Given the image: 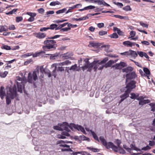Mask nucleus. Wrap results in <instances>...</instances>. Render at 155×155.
Segmentation results:
<instances>
[{
	"mask_svg": "<svg viewBox=\"0 0 155 155\" xmlns=\"http://www.w3.org/2000/svg\"><path fill=\"white\" fill-rule=\"evenodd\" d=\"M84 66L81 67L83 71L87 69V71L91 72L92 68H93L94 71H96L97 69H98L100 65V63L97 61H94L93 62L89 63V59L88 58L84 59Z\"/></svg>",
	"mask_w": 155,
	"mask_h": 155,
	"instance_id": "1",
	"label": "nucleus"
},
{
	"mask_svg": "<svg viewBox=\"0 0 155 155\" xmlns=\"http://www.w3.org/2000/svg\"><path fill=\"white\" fill-rule=\"evenodd\" d=\"M56 41L47 38L43 42L44 45L42 47L44 50L52 51L55 50L57 45Z\"/></svg>",
	"mask_w": 155,
	"mask_h": 155,
	"instance_id": "2",
	"label": "nucleus"
},
{
	"mask_svg": "<svg viewBox=\"0 0 155 155\" xmlns=\"http://www.w3.org/2000/svg\"><path fill=\"white\" fill-rule=\"evenodd\" d=\"M16 93V87L15 85L12 87L9 88V91L7 92L6 97V102L7 105L9 104L11 102V99H13L15 97Z\"/></svg>",
	"mask_w": 155,
	"mask_h": 155,
	"instance_id": "3",
	"label": "nucleus"
},
{
	"mask_svg": "<svg viewBox=\"0 0 155 155\" xmlns=\"http://www.w3.org/2000/svg\"><path fill=\"white\" fill-rule=\"evenodd\" d=\"M99 140L107 148L109 149L111 148L114 152H117L118 148L117 146H115L113 143L111 142L107 143L104 137L100 136L99 137Z\"/></svg>",
	"mask_w": 155,
	"mask_h": 155,
	"instance_id": "4",
	"label": "nucleus"
},
{
	"mask_svg": "<svg viewBox=\"0 0 155 155\" xmlns=\"http://www.w3.org/2000/svg\"><path fill=\"white\" fill-rule=\"evenodd\" d=\"M16 84L17 87L18 91L22 93V89L24 88L25 83H26V79L24 78L17 77V78Z\"/></svg>",
	"mask_w": 155,
	"mask_h": 155,
	"instance_id": "5",
	"label": "nucleus"
},
{
	"mask_svg": "<svg viewBox=\"0 0 155 155\" xmlns=\"http://www.w3.org/2000/svg\"><path fill=\"white\" fill-rule=\"evenodd\" d=\"M71 61H69L68 60H67L62 62H60L58 63H55L52 64L51 65V68H53L54 67V68L52 72V75L54 76V78H55L56 76V71L57 66H63L65 65H68V64H71Z\"/></svg>",
	"mask_w": 155,
	"mask_h": 155,
	"instance_id": "6",
	"label": "nucleus"
},
{
	"mask_svg": "<svg viewBox=\"0 0 155 155\" xmlns=\"http://www.w3.org/2000/svg\"><path fill=\"white\" fill-rule=\"evenodd\" d=\"M69 128V125L66 122H63L62 124L59 123L58 124V126H54L53 127L54 129L55 130H64L68 131H70Z\"/></svg>",
	"mask_w": 155,
	"mask_h": 155,
	"instance_id": "7",
	"label": "nucleus"
},
{
	"mask_svg": "<svg viewBox=\"0 0 155 155\" xmlns=\"http://www.w3.org/2000/svg\"><path fill=\"white\" fill-rule=\"evenodd\" d=\"M38 74L39 71L38 70L34 71L32 73L29 72L28 74V82L31 83L33 81H36L38 79L37 75Z\"/></svg>",
	"mask_w": 155,
	"mask_h": 155,
	"instance_id": "8",
	"label": "nucleus"
},
{
	"mask_svg": "<svg viewBox=\"0 0 155 155\" xmlns=\"http://www.w3.org/2000/svg\"><path fill=\"white\" fill-rule=\"evenodd\" d=\"M136 83V81L134 80L131 81H129L126 83V88L127 89V91L130 92L133 89L135 88L136 86L135 84Z\"/></svg>",
	"mask_w": 155,
	"mask_h": 155,
	"instance_id": "9",
	"label": "nucleus"
},
{
	"mask_svg": "<svg viewBox=\"0 0 155 155\" xmlns=\"http://www.w3.org/2000/svg\"><path fill=\"white\" fill-rule=\"evenodd\" d=\"M69 128L72 130L73 129V128H75L78 130H80L84 134H86L84 128L80 125H78L74 124L71 123L69 124Z\"/></svg>",
	"mask_w": 155,
	"mask_h": 155,
	"instance_id": "10",
	"label": "nucleus"
},
{
	"mask_svg": "<svg viewBox=\"0 0 155 155\" xmlns=\"http://www.w3.org/2000/svg\"><path fill=\"white\" fill-rule=\"evenodd\" d=\"M137 76V75L134 71H132L130 73L127 74L126 75V83L130 81V80L135 79Z\"/></svg>",
	"mask_w": 155,
	"mask_h": 155,
	"instance_id": "11",
	"label": "nucleus"
},
{
	"mask_svg": "<svg viewBox=\"0 0 155 155\" xmlns=\"http://www.w3.org/2000/svg\"><path fill=\"white\" fill-rule=\"evenodd\" d=\"M145 97V96H140L137 98V100L139 101V105H143L150 102V101L149 100H144V98Z\"/></svg>",
	"mask_w": 155,
	"mask_h": 155,
	"instance_id": "12",
	"label": "nucleus"
},
{
	"mask_svg": "<svg viewBox=\"0 0 155 155\" xmlns=\"http://www.w3.org/2000/svg\"><path fill=\"white\" fill-rule=\"evenodd\" d=\"M72 143V142L68 141H64L62 140H60L57 141V144H59V146L60 147H66L69 148L70 147L69 146L65 144V143Z\"/></svg>",
	"mask_w": 155,
	"mask_h": 155,
	"instance_id": "13",
	"label": "nucleus"
},
{
	"mask_svg": "<svg viewBox=\"0 0 155 155\" xmlns=\"http://www.w3.org/2000/svg\"><path fill=\"white\" fill-rule=\"evenodd\" d=\"M130 92H129L128 91H127L126 90L125 92L122 95L120 96V97L121 98V100L120 101V103H121L125 99L128 97L129 96V94Z\"/></svg>",
	"mask_w": 155,
	"mask_h": 155,
	"instance_id": "14",
	"label": "nucleus"
},
{
	"mask_svg": "<svg viewBox=\"0 0 155 155\" xmlns=\"http://www.w3.org/2000/svg\"><path fill=\"white\" fill-rule=\"evenodd\" d=\"M40 71L43 74L45 73L47 74L48 77L50 78L51 77V74L49 71H46L44 68L43 66H41L40 67Z\"/></svg>",
	"mask_w": 155,
	"mask_h": 155,
	"instance_id": "15",
	"label": "nucleus"
},
{
	"mask_svg": "<svg viewBox=\"0 0 155 155\" xmlns=\"http://www.w3.org/2000/svg\"><path fill=\"white\" fill-rule=\"evenodd\" d=\"M73 55V54L71 52H68L66 54H64L62 58L64 59H68L71 58Z\"/></svg>",
	"mask_w": 155,
	"mask_h": 155,
	"instance_id": "16",
	"label": "nucleus"
},
{
	"mask_svg": "<svg viewBox=\"0 0 155 155\" xmlns=\"http://www.w3.org/2000/svg\"><path fill=\"white\" fill-rule=\"evenodd\" d=\"M133 69V68L131 67H128L122 69V71L123 72H126L128 74L132 72Z\"/></svg>",
	"mask_w": 155,
	"mask_h": 155,
	"instance_id": "17",
	"label": "nucleus"
},
{
	"mask_svg": "<svg viewBox=\"0 0 155 155\" xmlns=\"http://www.w3.org/2000/svg\"><path fill=\"white\" fill-rule=\"evenodd\" d=\"M5 94L4 87L2 86L1 87L0 91V96L2 99H3L5 95Z\"/></svg>",
	"mask_w": 155,
	"mask_h": 155,
	"instance_id": "18",
	"label": "nucleus"
},
{
	"mask_svg": "<svg viewBox=\"0 0 155 155\" xmlns=\"http://www.w3.org/2000/svg\"><path fill=\"white\" fill-rule=\"evenodd\" d=\"M36 37L39 39L43 38L46 36V34L43 33L39 32L36 34Z\"/></svg>",
	"mask_w": 155,
	"mask_h": 155,
	"instance_id": "19",
	"label": "nucleus"
},
{
	"mask_svg": "<svg viewBox=\"0 0 155 155\" xmlns=\"http://www.w3.org/2000/svg\"><path fill=\"white\" fill-rule=\"evenodd\" d=\"M117 61H115L113 60H110L108 61L107 63L104 65V66L105 68H107L108 67H110L112 64H114V63L116 62Z\"/></svg>",
	"mask_w": 155,
	"mask_h": 155,
	"instance_id": "20",
	"label": "nucleus"
},
{
	"mask_svg": "<svg viewBox=\"0 0 155 155\" xmlns=\"http://www.w3.org/2000/svg\"><path fill=\"white\" fill-rule=\"evenodd\" d=\"M88 18V16L87 15L86 16H84L80 18H73L72 20L76 21H81L82 20H84Z\"/></svg>",
	"mask_w": 155,
	"mask_h": 155,
	"instance_id": "21",
	"label": "nucleus"
},
{
	"mask_svg": "<svg viewBox=\"0 0 155 155\" xmlns=\"http://www.w3.org/2000/svg\"><path fill=\"white\" fill-rule=\"evenodd\" d=\"M90 131L94 138L98 142H99V139H98L97 134L95 133V132L92 131V130H90Z\"/></svg>",
	"mask_w": 155,
	"mask_h": 155,
	"instance_id": "22",
	"label": "nucleus"
},
{
	"mask_svg": "<svg viewBox=\"0 0 155 155\" xmlns=\"http://www.w3.org/2000/svg\"><path fill=\"white\" fill-rule=\"evenodd\" d=\"M114 30L115 31H117V33L120 35H124V33L117 27H114Z\"/></svg>",
	"mask_w": 155,
	"mask_h": 155,
	"instance_id": "23",
	"label": "nucleus"
},
{
	"mask_svg": "<svg viewBox=\"0 0 155 155\" xmlns=\"http://www.w3.org/2000/svg\"><path fill=\"white\" fill-rule=\"evenodd\" d=\"M131 96L130 98L132 99H136L138 98L139 97V94H135L134 93H131L130 94Z\"/></svg>",
	"mask_w": 155,
	"mask_h": 155,
	"instance_id": "24",
	"label": "nucleus"
},
{
	"mask_svg": "<svg viewBox=\"0 0 155 155\" xmlns=\"http://www.w3.org/2000/svg\"><path fill=\"white\" fill-rule=\"evenodd\" d=\"M112 16L115 17L116 18H119L120 19H128L127 18V17L126 16H120V15H112Z\"/></svg>",
	"mask_w": 155,
	"mask_h": 155,
	"instance_id": "25",
	"label": "nucleus"
},
{
	"mask_svg": "<svg viewBox=\"0 0 155 155\" xmlns=\"http://www.w3.org/2000/svg\"><path fill=\"white\" fill-rule=\"evenodd\" d=\"M129 51L130 52V54L133 58H135L137 57L138 55L137 54L135 51H132L131 50H129Z\"/></svg>",
	"mask_w": 155,
	"mask_h": 155,
	"instance_id": "26",
	"label": "nucleus"
},
{
	"mask_svg": "<svg viewBox=\"0 0 155 155\" xmlns=\"http://www.w3.org/2000/svg\"><path fill=\"white\" fill-rule=\"evenodd\" d=\"M59 54L58 53L51 54L50 59L51 60H54L57 59L58 56Z\"/></svg>",
	"mask_w": 155,
	"mask_h": 155,
	"instance_id": "27",
	"label": "nucleus"
},
{
	"mask_svg": "<svg viewBox=\"0 0 155 155\" xmlns=\"http://www.w3.org/2000/svg\"><path fill=\"white\" fill-rule=\"evenodd\" d=\"M112 67L115 68V69H120L122 68L119 63L116 64L114 65H113Z\"/></svg>",
	"mask_w": 155,
	"mask_h": 155,
	"instance_id": "28",
	"label": "nucleus"
},
{
	"mask_svg": "<svg viewBox=\"0 0 155 155\" xmlns=\"http://www.w3.org/2000/svg\"><path fill=\"white\" fill-rule=\"evenodd\" d=\"M77 66L76 64H75L73 65L72 66L69 68V70L73 71H77Z\"/></svg>",
	"mask_w": 155,
	"mask_h": 155,
	"instance_id": "29",
	"label": "nucleus"
},
{
	"mask_svg": "<svg viewBox=\"0 0 155 155\" xmlns=\"http://www.w3.org/2000/svg\"><path fill=\"white\" fill-rule=\"evenodd\" d=\"M80 137L81 138V140H87L88 141H90V139L88 137H87L84 135L80 136Z\"/></svg>",
	"mask_w": 155,
	"mask_h": 155,
	"instance_id": "30",
	"label": "nucleus"
},
{
	"mask_svg": "<svg viewBox=\"0 0 155 155\" xmlns=\"http://www.w3.org/2000/svg\"><path fill=\"white\" fill-rule=\"evenodd\" d=\"M67 10V9L66 8H64L58 11H57L56 12V13L57 14H60L61 13H64Z\"/></svg>",
	"mask_w": 155,
	"mask_h": 155,
	"instance_id": "31",
	"label": "nucleus"
},
{
	"mask_svg": "<svg viewBox=\"0 0 155 155\" xmlns=\"http://www.w3.org/2000/svg\"><path fill=\"white\" fill-rule=\"evenodd\" d=\"M109 36L111 38H117L118 36L117 34L116 33H114L112 34H111Z\"/></svg>",
	"mask_w": 155,
	"mask_h": 155,
	"instance_id": "32",
	"label": "nucleus"
},
{
	"mask_svg": "<svg viewBox=\"0 0 155 155\" xmlns=\"http://www.w3.org/2000/svg\"><path fill=\"white\" fill-rule=\"evenodd\" d=\"M90 45L93 47H97L99 45V44L98 43H96L94 41L91 42L90 43Z\"/></svg>",
	"mask_w": 155,
	"mask_h": 155,
	"instance_id": "33",
	"label": "nucleus"
},
{
	"mask_svg": "<svg viewBox=\"0 0 155 155\" xmlns=\"http://www.w3.org/2000/svg\"><path fill=\"white\" fill-rule=\"evenodd\" d=\"M94 2L98 3V4L100 5H104L105 3L104 1L103 0H94Z\"/></svg>",
	"mask_w": 155,
	"mask_h": 155,
	"instance_id": "34",
	"label": "nucleus"
},
{
	"mask_svg": "<svg viewBox=\"0 0 155 155\" xmlns=\"http://www.w3.org/2000/svg\"><path fill=\"white\" fill-rule=\"evenodd\" d=\"M60 4V2L58 1H53L50 3V5L51 6H55L56 5H59Z\"/></svg>",
	"mask_w": 155,
	"mask_h": 155,
	"instance_id": "35",
	"label": "nucleus"
},
{
	"mask_svg": "<svg viewBox=\"0 0 155 155\" xmlns=\"http://www.w3.org/2000/svg\"><path fill=\"white\" fill-rule=\"evenodd\" d=\"M82 5L79 4H77V5H75L73 6L70 7V9H74L75 8H78L80 7H81Z\"/></svg>",
	"mask_w": 155,
	"mask_h": 155,
	"instance_id": "36",
	"label": "nucleus"
},
{
	"mask_svg": "<svg viewBox=\"0 0 155 155\" xmlns=\"http://www.w3.org/2000/svg\"><path fill=\"white\" fill-rule=\"evenodd\" d=\"M143 70L145 74L147 75H148L150 74V72L149 69L147 68H144L143 69Z\"/></svg>",
	"mask_w": 155,
	"mask_h": 155,
	"instance_id": "37",
	"label": "nucleus"
},
{
	"mask_svg": "<svg viewBox=\"0 0 155 155\" xmlns=\"http://www.w3.org/2000/svg\"><path fill=\"white\" fill-rule=\"evenodd\" d=\"M7 28L6 26H0V32L6 31Z\"/></svg>",
	"mask_w": 155,
	"mask_h": 155,
	"instance_id": "38",
	"label": "nucleus"
},
{
	"mask_svg": "<svg viewBox=\"0 0 155 155\" xmlns=\"http://www.w3.org/2000/svg\"><path fill=\"white\" fill-rule=\"evenodd\" d=\"M88 148L91 150L92 151L94 152H98L99 151V150L98 149L90 147Z\"/></svg>",
	"mask_w": 155,
	"mask_h": 155,
	"instance_id": "39",
	"label": "nucleus"
},
{
	"mask_svg": "<svg viewBox=\"0 0 155 155\" xmlns=\"http://www.w3.org/2000/svg\"><path fill=\"white\" fill-rule=\"evenodd\" d=\"M68 24V23H64L62 24H61L58 27H57L56 29V30H59L62 29V28L65 26L67 24Z\"/></svg>",
	"mask_w": 155,
	"mask_h": 155,
	"instance_id": "40",
	"label": "nucleus"
},
{
	"mask_svg": "<svg viewBox=\"0 0 155 155\" xmlns=\"http://www.w3.org/2000/svg\"><path fill=\"white\" fill-rule=\"evenodd\" d=\"M8 74V72L5 71L3 72H0V76L2 78H5Z\"/></svg>",
	"mask_w": 155,
	"mask_h": 155,
	"instance_id": "41",
	"label": "nucleus"
},
{
	"mask_svg": "<svg viewBox=\"0 0 155 155\" xmlns=\"http://www.w3.org/2000/svg\"><path fill=\"white\" fill-rule=\"evenodd\" d=\"M117 147L118 148L117 151L118 150L120 153L122 154H124L126 152L121 147Z\"/></svg>",
	"mask_w": 155,
	"mask_h": 155,
	"instance_id": "42",
	"label": "nucleus"
},
{
	"mask_svg": "<svg viewBox=\"0 0 155 155\" xmlns=\"http://www.w3.org/2000/svg\"><path fill=\"white\" fill-rule=\"evenodd\" d=\"M98 34L100 35L103 36L107 34V31L101 30L99 32Z\"/></svg>",
	"mask_w": 155,
	"mask_h": 155,
	"instance_id": "43",
	"label": "nucleus"
},
{
	"mask_svg": "<svg viewBox=\"0 0 155 155\" xmlns=\"http://www.w3.org/2000/svg\"><path fill=\"white\" fill-rule=\"evenodd\" d=\"M123 44L124 45L127 47H130V41H125L123 42Z\"/></svg>",
	"mask_w": 155,
	"mask_h": 155,
	"instance_id": "44",
	"label": "nucleus"
},
{
	"mask_svg": "<svg viewBox=\"0 0 155 155\" xmlns=\"http://www.w3.org/2000/svg\"><path fill=\"white\" fill-rule=\"evenodd\" d=\"M109 45H104L102 46L101 47H104L105 48V50L107 52H108L110 51L109 50Z\"/></svg>",
	"mask_w": 155,
	"mask_h": 155,
	"instance_id": "45",
	"label": "nucleus"
},
{
	"mask_svg": "<svg viewBox=\"0 0 155 155\" xmlns=\"http://www.w3.org/2000/svg\"><path fill=\"white\" fill-rule=\"evenodd\" d=\"M58 27V25L56 24H52L50 25V28H49L50 29H54L55 28H57Z\"/></svg>",
	"mask_w": 155,
	"mask_h": 155,
	"instance_id": "46",
	"label": "nucleus"
},
{
	"mask_svg": "<svg viewBox=\"0 0 155 155\" xmlns=\"http://www.w3.org/2000/svg\"><path fill=\"white\" fill-rule=\"evenodd\" d=\"M56 71L61 72L64 71V67H58V68L57 67Z\"/></svg>",
	"mask_w": 155,
	"mask_h": 155,
	"instance_id": "47",
	"label": "nucleus"
},
{
	"mask_svg": "<svg viewBox=\"0 0 155 155\" xmlns=\"http://www.w3.org/2000/svg\"><path fill=\"white\" fill-rule=\"evenodd\" d=\"M22 20L23 18L22 17H17L16 18V21L17 22L22 21Z\"/></svg>",
	"mask_w": 155,
	"mask_h": 155,
	"instance_id": "48",
	"label": "nucleus"
},
{
	"mask_svg": "<svg viewBox=\"0 0 155 155\" xmlns=\"http://www.w3.org/2000/svg\"><path fill=\"white\" fill-rule=\"evenodd\" d=\"M123 9L126 11H131V9L129 5H127L123 8Z\"/></svg>",
	"mask_w": 155,
	"mask_h": 155,
	"instance_id": "49",
	"label": "nucleus"
},
{
	"mask_svg": "<svg viewBox=\"0 0 155 155\" xmlns=\"http://www.w3.org/2000/svg\"><path fill=\"white\" fill-rule=\"evenodd\" d=\"M71 29V28L70 27L68 28H62L60 30V31L62 32L67 31L68 30H70Z\"/></svg>",
	"mask_w": 155,
	"mask_h": 155,
	"instance_id": "50",
	"label": "nucleus"
},
{
	"mask_svg": "<svg viewBox=\"0 0 155 155\" xmlns=\"http://www.w3.org/2000/svg\"><path fill=\"white\" fill-rule=\"evenodd\" d=\"M95 8V7L94 6L92 5H90L86 7H85V9H86V10L88 9H92Z\"/></svg>",
	"mask_w": 155,
	"mask_h": 155,
	"instance_id": "51",
	"label": "nucleus"
},
{
	"mask_svg": "<svg viewBox=\"0 0 155 155\" xmlns=\"http://www.w3.org/2000/svg\"><path fill=\"white\" fill-rule=\"evenodd\" d=\"M150 105L151 106V111H155V104L150 103Z\"/></svg>",
	"mask_w": 155,
	"mask_h": 155,
	"instance_id": "52",
	"label": "nucleus"
},
{
	"mask_svg": "<svg viewBox=\"0 0 155 155\" xmlns=\"http://www.w3.org/2000/svg\"><path fill=\"white\" fill-rule=\"evenodd\" d=\"M61 36V35H55L53 37H48V38L49 39H51V40H53V39L58 38L59 37Z\"/></svg>",
	"mask_w": 155,
	"mask_h": 155,
	"instance_id": "53",
	"label": "nucleus"
},
{
	"mask_svg": "<svg viewBox=\"0 0 155 155\" xmlns=\"http://www.w3.org/2000/svg\"><path fill=\"white\" fill-rule=\"evenodd\" d=\"M140 24L141 26H143V27H145V28H148V25L145 24V23H144L142 22H140Z\"/></svg>",
	"mask_w": 155,
	"mask_h": 155,
	"instance_id": "54",
	"label": "nucleus"
},
{
	"mask_svg": "<svg viewBox=\"0 0 155 155\" xmlns=\"http://www.w3.org/2000/svg\"><path fill=\"white\" fill-rule=\"evenodd\" d=\"M116 143L117 146L118 147H120V145L121 143V141L120 140H119L118 139H117L116 140Z\"/></svg>",
	"mask_w": 155,
	"mask_h": 155,
	"instance_id": "55",
	"label": "nucleus"
},
{
	"mask_svg": "<svg viewBox=\"0 0 155 155\" xmlns=\"http://www.w3.org/2000/svg\"><path fill=\"white\" fill-rule=\"evenodd\" d=\"M151 149V147L147 145L146 147H144L142 148L141 150L146 151L148 150H150Z\"/></svg>",
	"mask_w": 155,
	"mask_h": 155,
	"instance_id": "56",
	"label": "nucleus"
},
{
	"mask_svg": "<svg viewBox=\"0 0 155 155\" xmlns=\"http://www.w3.org/2000/svg\"><path fill=\"white\" fill-rule=\"evenodd\" d=\"M63 131L62 132V135H63L64 136H70V134H69L68 133V131ZM69 131H68V132H69Z\"/></svg>",
	"mask_w": 155,
	"mask_h": 155,
	"instance_id": "57",
	"label": "nucleus"
},
{
	"mask_svg": "<svg viewBox=\"0 0 155 155\" xmlns=\"http://www.w3.org/2000/svg\"><path fill=\"white\" fill-rule=\"evenodd\" d=\"M38 12L40 14H43L45 11L44 9L42 8H41L38 10Z\"/></svg>",
	"mask_w": 155,
	"mask_h": 155,
	"instance_id": "58",
	"label": "nucleus"
},
{
	"mask_svg": "<svg viewBox=\"0 0 155 155\" xmlns=\"http://www.w3.org/2000/svg\"><path fill=\"white\" fill-rule=\"evenodd\" d=\"M141 43L145 45H150V43L147 41H141Z\"/></svg>",
	"mask_w": 155,
	"mask_h": 155,
	"instance_id": "59",
	"label": "nucleus"
},
{
	"mask_svg": "<svg viewBox=\"0 0 155 155\" xmlns=\"http://www.w3.org/2000/svg\"><path fill=\"white\" fill-rule=\"evenodd\" d=\"M144 53L142 51H138L137 53L139 55V56L140 57H142L143 56Z\"/></svg>",
	"mask_w": 155,
	"mask_h": 155,
	"instance_id": "60",
	"label": "nucleus"
},
{
	"mask_svg": "<svg viewBox=\"0 0 155 155\" xmlns=\"http://www.w3.org/2000/svg\"><path fill=\"white\" fill-rule=\"evenodd\" d=\"M54 13V11H49L46 12V14L48 16H49L50 15H52Z\"/></svg>",
	"mask_w": 155,
	"mask_h": 155,
	"instance_id": "61",
	"label": "nucleus"
},
{
	"mask_svg": "<svg viewBox=\"0 0 155 155\" xmlns=\"http://www.w3.org/2000/svg\"><path fill=\"white\" fill-rule=\"evenodd\" d=\"M57 137L59 138L62 139H64L66 138V137L62 135V134H58L57 135Z\"/></svg>",
	"mask_w": 155,
	"mask_h": 155,
	"instance_id": "62",
	"label": "nucleus"
},
{
	"mask_svg": "<svg viewBox=\"0 0 155 155\" xmlns=\"http://www.w3.org/2000/svg\"><path fill=\"white\" fill-rule=\"evenodd\" d=\"M123 147L124 149H126L128 152H130L131 151V148H130L127 147L125 145H123Z\"/></svg>",
	"mask_w": 155,
	"mask_h": 155,
	"instance_id": "63",
	"label": "nucleus"
},
{
	"mask_svg": "<svg viewBox=\"0 0 155 155\" xmlns=\"http://www.w3.org/2000/svg\"><path fill=\"white\" fill-rule=\"evenodd\" d=\"M27 14L30 15L31 17H35L36 15V14L30 12H27Z\"/></svg>",
	"mask_w": 155,
	"mask_h": 155,
	"instance_id": "64",
	"label": "nucleus"
}]
</instances>
